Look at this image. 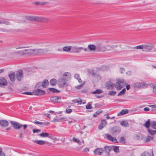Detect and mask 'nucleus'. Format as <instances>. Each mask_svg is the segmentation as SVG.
I'll list each match as a JSON object with an SVG mask.
<instances>
[{
  "mask_svg": "<svg viewBox=\"0 0 156 156\" xmlns=\"http://www.w3.org/2000/svg\"><path fill=\"white\" fill-rule=\"evenodd\" d=\"M50 51L49 48H36L33 49H26L19 51L15 53L20 54L21 55H34L39 54L45 53Z\"/></svg>",
  "mask_w": 156,
  "mask_h": 156,
  "instance_id": "f257e3e1",
  "label": "nucleus"
},
{
  "mask_svg": "<svg viewBox=\"0 0 156 156\" xmlns=\"http://www.w3.org/2000/svg\"><path fill=\"white\" fill-rule=\"evenodd\" d=\"M112 47L110 45H105L101 43L96 44V50L99 52H104L110 50L112 49Z\"/></svg>",
  "mask_w": 156,
  "mask_h": 156,
  "instance_id": "f03ea898",
  "label": "nucleus"
},
{
  "mask_svg": "<svg viewBox=\"0 0 156 156\" xmlns=\"http://www.w3.org/2000/svg\"><path fill=\"white\" fill-rule=\"evenodd\" d=\"M154 45L151 43H148L143 44V51L149 52L152 51L154 48Z\"/></svg>",
  "mask_w": 156,
  "mask_h": 156,
  "instance_id": "7ed1b4c3",
  "label": "nucleus"
},
{
  "mask_svg": "<svg viewBox=\"0 0 156 156\" xmlns=\"http://www.w3.org/2000/svg\"><path fill=\"white\" fill-rule=\"evenodd\" d=\"M146 84L143 82H136L133 85V87L136 88H142L145 86Z\"/></svg>",
  "mask_w": 156,
  "mask_h": 156,
  "instance_id": "20e7f679",
  "label": "nucleus"
},
{
  "mask_svg": "<svg viewBox=\"0 0 156 156\" xmlns=\"http://www.w3.org/2000/svg\"><path fill=\"white\" fill-rule=\"evenodd\" d=\"M66 81L62 77L61 78L58 80V84L60 87H64L66 83Z\"/></svg>",
  "mask_w": 156,
  "mask_h": 156,
  "instance_id": "39448f33",
  "label": "nucleus"
},
{
  "mask_svg": "<svg viewBox=\"0 0 156 156\" xmlns=\"http://www.w3.org/2000/svg\"><path fill=\"white\" fill-rule=\"evenodd\" d=\"M121 131V128L118 126H115L111 128V133L112 134H119Z\"/></svg>",
  "mask_w": 156,
  "mask_h": 156,
  "instance_id": "423d86ee",
  "label": "nucleus"
},
{
  "mask_svg": "<svg viewBox=\"0 0 156 156\" xmlns=\"http://www.w3.org/2000/svg\"><path fill=\"white\" fill-rule=\"evenodd\" d=\"M10 122L16 129H20L22 127V124L17 122L10 121Z\"/></svg>",
  "mask_w": 156,
  "mask_h": 156,
  "instance_id": "0eeeda50",
  "label": "nucleus"
},
{
  "mask_svg": "<svg viewBox=\"0 0 156 156\" xmlns=\"http://www.w3.org/2000/svg\"><path fill=\"white\" fill-rule=\"evenodd\" d=\"M23 77V71L20 70L16 72V78L19 81H21Z\"/></svg>",
  "mask_w": 156,
  "mask_h": 156,
  "instance_id": "6e6552de",
  "label": "nucleus"
},
{
  "mask_svg": "<svg viewBox=\"0 0 156 156\" xmlns=\"http://www.w3.org/2000/svg\"><path fill=\"white\" fill-rule=\"evenodd\" d=\"M71 77L70 73L68 72H66L63 74L62 78L67 81L69 80Z\"/></svg>",
  "mask_w": 156,
  "mask_h": 156,
  "instance_id": "1a4fd4ad",
  "label": "nucleus"
},
{
  "mask_svg": "<svg viewBox=\"0 0 156 156\" xmlns=\"http://www.w3.org/2000/svg\"><path fill=\"white\" fill-rule=\"evenodd\" d=\"M105 136L107 139L110 140L111 141L114 142L115 143H118V142L115 137H113L111 135L108 133L105 134Z\"/></svg>",
  "mask_w": 156,
  "mask_h": 156,
  "instance_id": "9d476101",
  "label": "nucleus"
},
{
  "mask_svg": "<svg viewBox=\"0 0 156 156\" xmlns=\"http://www.w3.org/2000/svg\"><path fill=\"white\" fill-rule=\"evenodd\" d=\"M82 47H72L71 52L73 53H79L82 51Z\"/></svg>",
  "mask_w": 156,
  "mask_h": 156,
  "instance_id": "9b49d317",
  "label": "nucleus"
},
{
  "mask_svg": "<svg viewBox=\"0 0 156 156\" xmlns=\"http://www.w3.org/2000/svg\"><path fill=\"white\" fill-rule=\"evenodd\" d=\"M45 92L44 90L37 89L34 92V94L36 95H41L45 94Z\"/></svg>",
  "mask_w": 156,
  "mask_h": 156,
  "instance_id": "f8f14e48",
  "label": "nucleus"
},
{
  "mask_svg": "<svg viewBox=\"0 0 156 156\" xmlns=\"http://www.w3.org/2000/svg\"><path fill=\"white\" fill-rule=\"evenodd\" d=\"M9 124V123L7 120H0V126L2 127H6L8 126Z\"/></svg>",
  "mask_w": 156,
  "mask_h": 156,
  "instance_id": "ddd939ff",
  "label": "nucleus"
},
{
  "mask_svg": "<svg viewBox=\"0 0 156 156\" xmlns=\"http://www.w3.org/2000/svg\"><path fill=\"white\" fill-rule=\"evenodd\" d=\"M7 85V82L5 78L4 77L0 78V86H6Z\"/></svg>",
  "mask_w": 156,
  "mask_h": 156,
  "instance_id": "4468645a",
  "label": "nucleus"
},
{
  "mask_svg": "<svg viewBox=\"0 0 156 156\" xmlns=\"http://www.w3.org/2000/svg\"><path fill=\"white\" fill-rule=\"evenodd\" d=\"M42 137H48L50 139H52L53 136L52 135H50L47 133H43L38 135Z\"/></svg>",
  "mask_w": 156,
  "mask_h": 156,
  "instance_id": "2eb2a0df",
  "label": "nucleus"
},
{
  "mask_svg": "<svg viewBox=\"0 0 156 156\" xmlns=\"http://www.w3.org/2000/svg\"><path fill=\"white\" fill-rule=\"evenodd\" d=\"M107 122L105 120H102L101 124L98 126V129L100 130L102 129L104 127L107 125Z\"/></svg>",
  "mask_w": 156,
  "mask_h": 156,
  "instance_id": "dca6fc26",
  "label": "nucleus"
},
{
  "mask_svg": "<svg viewBox=\"0 0 156 156\" xmlns=\"http://www.w3.org/2000/svg\"><path fill=\"white\" fill-rule=\"evenodd\" d=\"M103 151L102 149L98 148L95 150L94 153L95 154L100 155L103 153Z\"/></svg>",
  "mask_w": 156,
  "mask_h": 156,
  "instance_id": "f3484780",
  "label": "nucleus"
},
{
  "mask_svg": "<svg viewBox=\"0 0 156 156\" xmlns=\"http://www.w3.org/2000/svg\"><path fill=\"white\" fill-rule=\"evenodd\" d=\"M61 99V97L59 96H55L51 97L50 98L51 101L53 102H58V100H60Z\"/></svg>",
  "mask_w": 156,
  "mask_h": 156,
  "instance_id": "a211bd4d",
  "label": "nucleus"
},
{
  "mask_svg": "<svg viewBox=\"0 0 156 156\" xmlns=\"http://www.w3.org/2000/svg\"><path fill=\"white\" fill-rule=\"evenodd\" d=\"M115 84H113L111 82H109L106 83V86L108 89H113V88Z\"/></svg>",
  "mask_w": 156,
  "mask_h": 156,
  "instance_id": "6ab92c4d",
  "label": "nucleus"
},
{
  "mask_svg": "<svg viewBox=\"0 0 156 156\" xmlns=\"http://www.w3.org/2000/svg\"><path fill=\"white\" fill-rule=\"evenodd\" d=\"M89 49L91 51H94L96 50V44L95 45L93 44H89L88 46Z\"/></svg>",
  "mask_w": 156,
  "mask_h": 156,
  "instance_id": "aec40b11",
  "label": "nucleus"
},
{
  "mask_svg": "<svg viewBox=\"0 0 156 156\" xmlns=\"http://www.w3.org/2000/svg\"><path fill=\"white\" fill-rule=\"evenodd\" d=\"M9 77L10 80L12 81H15V74L14 73H13L9 75Z\"/></svg>",
  "mask_w": 156,
  "mask_h": 156,
  "instance_id": "412c9836",
  "label": "nucleus"
},
{
  "mask_svg": "<svg viewBox=\"0 0 156 156\" xmlns=\"http://www.w3.org/2000/svg\"><path fill=\"white\" fill-rule=\"evenodd\" d=\"M31 20L32 21H36L37 22H41V17L37 16H32L30 18Z\"/></svg>",
  "mask_w": 156,
  "mask_h": 156,
  "instance_id": "4be33fe9",
  "label": "nucleus"
},
{
  "mask_svg": "<svg viewBox=\"0 0 156 156\" xmlns=\"http://www.w3.org/2000/svg\"><path fill=\"white\" fill-rule=\"evenodd\" d=\"M128 112V110L125 109L122 110L120 112L118 113V115L120 116L127 113Z\"/></svg>",
  "mask_w": 156,
  "mask_h": 156,
  "instance_id": "5701e85b",
  "label": "nucleus"
},
{
  "mask_svg": "<svg viewBox=\"0 0 156 156\" xmlns=\"http://www.w3.org/2000/svg\"><path fill=\"white\" fill-rule=\"evenodd\" d=\"M115 86L117 90H120L123 87V85L119 83H116V84H115Z\"/></svg>",
  "mask_w": 156,
  "mask_h": 156,
  "instance_id": "b1692460",
  "label": "nucleus"
},
{
  "mask_svg": "<svg viewBox=\"0 0 156 156\" xmlns=\"http://www.w3.org/2000/svg\"><path fill=\"white\" fill-rule=\"evenodd\" d=\"M120 124L125 127H128L129 124L127 122L125 121H123L121 122Z\"/></svg>",
  "mask_w": 156,
  "mask_h": 156,
  "instance_id": "393cba45",
  "label": "nucleus"
},
{
  "mask_svg": "<svg viewBox=\"0 0 156 156\" xmlns=\"http://www.w3.org/2000/svg\"><path fill=\"white\" fill-rule=\"evenodd\" d=\"M57 80L55 79H51L50 81V83L52 86H55L56 85Z\"/></svg>",
  "mask_w": 156,
  "mask_h": 156,
  "instance_id": "a878e982",
  "label": "nucleus"
},
{
  "mask_svg": "<svg viewBox=\"0 0 156 156\" xmlns=\"http://www.w3.org/2000/svg\"><path fill=\"white\" fill-rule=\"evenodd\" d=\"M42 86L43 88H45L46 86L49 84L48 81L47 80H44L43 83H41Z\"/></svg>",
  "mask_w": 156,
  "mask_h": 156,
  "instance_id": "bb28decb",
  "label": "nucleus"
},
{
  "mask_svg": "<svg viewBox=\"0 0 156 156\" xmlns=\"http://www.w3.org/2000/svg\"><path fill=\"white\" fill-rule=\"evenodd\" d=\"M63 49L64 51H66V52L69 51L70 50L71 51L72 46H69V47H68V46L64 47L63 48Z\"/></svg>",
  "mask_w": 156,
  "mask_h": 156,
  "instance_id": "cd10ccee",
  "label": "nucleus"
},
{
  "mask_svg": "<svg viewBox=\"0 0 156 156\" xmlns=\"http://www.w3.org/2000/svg\"><path fill=\"white\" fill-rule=\"evenodd\" d=\"M105 151L106 153H108L111 150V148L110 147L105 146L104 148Z\"/></svg>",
  "mask_w": 156,
  "mask_h": 156,
  "instance_id": "c85d7f7f",
  "label": "nucleus"
},
{
  "mask_svg": "<svg viewBox=\"0 0 156 156\" xmlns=\"http://www.w3.org/2000/svg\"><path fill=\"white\" fill-rule=\"evenodd\" d=\"M103 92V91L101 89H97L95 91H94L92 92L93 94H101Z\"/></svg>",
  "mask_w": 156,
  "mask_h": 156,
  "instance_id": "c756f323",
  "label": "nucleus"
},
{
  "mask_svg": "<svg viewBox=\"0 0 156 156\" xmlns=\"http://www.w3.org/2000/svg\"><path fill=\"white\" fill-rule=\"evenodd\" d=\"M150 126L151 128L156 129V121H153L150 123Z\"/></svg>",
  "mask_w": 156,
  "mask_h": 156,
  "instance_id": "7c9ffc66",
  "label": "nucleus"
},
{
  "mask_svg": "<svg viewBox=\"0 0 156 156\" xmlns=\"http://www.w3.org/2000/svg\"><path fill=\"white\" fill-rule=\"evenodd\" d=\"M143 44H142L141 45H140L138 46H136L132 48L133 49H142V51H143Z\"/></svg>",
  "mask_w": 156,
  "mask_h": 156,
  "instance_id": "2f4dec72",
  "label": "nucleus"
},
{
  "mask_svg": "<svg viewBox=\"0 0 156 156\" xmlns=\"http://www.w3.org/2000/svg\"><path fill=\"white\" fill-rule=\"evenodd\" d=\"M148 131L149 133L153 135L156 133V130H152L150 128L148 129Z\"/></svg>",
  "mask_w": 156,
  "mask_h": 156,
  "instance_id": "473e14b6",
  "label": "nucleus"
},
{
  "mask_svg": "<svg viewBox=\"0 0 156 156\" xmlns=\"http://www.w3.org/2000/svg\"><path fill=\"white\" fill-rule=\"evenodd\" d=\"M35 142L37 144L41 145H43L45 144L44 141L42 140H37Z\"/></svg>",
  "mask_w": 156,
  "mask_h": 156,
  "instance_id": "72a5a7b5",
  "label": "nucleus"
},
{
  "mask_svg": "<svg viewBox=\"0 0 156 156\" xmlns=\"http://www.w3.org/2000/svg\"><path fill=\"white\" fill-rule=\"evenodd\" d=\"M150 125V121L149 119L144 124V126L147 127V129L149 128V127Z\"/></svg>",
  "mask_w": 156,
  "mask_h": 156,
  "instance_id": "f704fd0d",
  "label": "nucleus"
},
{
  "mask_svg": "<svg viewBox=\"0 0 156 156\" xmlns=\"http://www.w3.org/2000/svg\"><path fill=\"white\" fill-rule=\"evenodd\" d=\"M49 90L50 91L54 93H58L59 92L58 90L53 88H50Z\"/></svg>",
  "mask_w": 156,
  "mask_h": 156,
  "instance_id": "c9c22d12",
  "label": "nucleus"
},
{
  "mask_svg": "<svg viewBox=\"0 0 156 156\" xmlns=\"http://www.w3.org/2000/svg\"><path fill=\"white\" fill-rule=\"evenodd\" d=\"M85 82H84L83 83L75 87V88L77 89H81L85 84Z\"/></svg>",
  "mask_w": 156,
  "mask_h": 156,
  "instance_id": "e433bc0d",
  "label": "nucleus"
},
{
  "mask_svg": "<svg viewBox=\"0 0 156 156\" xmlns=\"http://www.w3.org/2000/svg\"><path fill=\"white\" fill-rule=\"evenodd\" d=\"M126 91V90L125 88L123 89L121 91H120L119 93L118 94V96H119L120 95H121L122 94H125Z\"/></svg>",
  "mask_w": 156,
  "mask_h": 156,
  "instance_id": "4c0bfd02",
  "label": "nucleus"
},
{
  "mask_svg": "<svg viewBox=\"0 0 156 156\" xmlns=\"http://www.w3.org/2000/svg\"><path fill=\"white\" fill-rule=\"evenodd\" d=\"M72 102L75 103H78L79 104H81L82 103V100L81 99L78 100V99L73 100H72Z\"/></svg>",
  "mask_w": 156,
  "mask_h": 156,
  "instance_id": "58836bf2",
  "label": "nucleus"
},
{
  "mask_svg": "<svg viewBox=\"0 0 156 156\" xmlns=\"http://www.w3.org/2000/svg\"><path fill=\"white\" fill-rule=\"evenodd\" d=\"M1 22L0 24H4L6 25H9L10 24V23L6 20H1Z\"/></svg>",
  "mask_w": 156,
  "mask_h": 156,
  "instance_id": "ea45409f",
  "label": "nucleus"
},
{
  "mask_svg": "<svg viewBox=\"0 0 156 156\" xmlns=\"http://www.w3.org/2000/svg\"><path fill=\"white\" fill-rule=\"evenodd\" d=\"M148 106L151 107L152 108L151 110L152 111H156V105H149Z\"/></svg>",
  "mask_w": 156,
  "mask_h": 156,
  "instance_id": "a19ab883",
  "label": "nucleus"
},
{
  "mask_svg": "<svg viewBox=\"0 0 156 156\" xmlns=\"http://www.w3.org/2000/svg\"><path fill=\"white\" fill-rule=\"evenodd\" d=\"M152 140V138L151 137L148 136L147 137L145 138L144 140L145 142H148Z\"/></svg>",
  "mask_w": 156,
  "mask_h": 156,
  "instance_id": "79ce46f5",
  "label": "nucleus"
},
{
  "mask_svg": "<svg viewBox=\"0 0 156 156\" xmlns=\"http://www.w3.org/2000/svg\"><path fill=\"white\" fill-rule=\"evenodd\" d=\"M36 44L38 45L39 46L41 47H44L46 44L45 43H41L40 42H37L36 43Z\"/></svg>",
  "mask_w": 156,
  "mask_h": 156,
  "instance_id": "37998d69",
  "label": "nucleus"
},
{
  "mask_svg": "<svg viewBox=\"0 0 156 156\" xmlns=\"http://www.w3.org/2000/svg\"><path fill=\"white\" fill-rule=\"evenodd\" d=\"M141 156H151V154L147 152H144L141 154Z\"/></svg>",
  "mask_w": 156,
  "mask_h": 156,
  "instance_id": "c03bdc74",
  "label": "nucleus"
},
{
  "mask_svg": "<svg viewBox=\"0 0 156 156\" xmlns=\"http://www.w3.org/2000/svg\"><path fill=\"white\" fill-rule=\"evenodd\" d=\"M116 93L115 91L112 90L109 92L108 94L110 95L114 96L116 94Z\"/></svg>",
  "mask_w": 156,
  "mask_h": 156,
  "instance_id": "a18cd8bd",
  "label": "nucleus"
},
{
  "mask_svg": "<svg viewBox=\"0 0 156 156\" xmlns=\"http://www.w3.org/2000/svg\"><path fill=\"white\" fill-rule=\"evenodd\" d=\"M119 141L120 142L122 143H125V139L124 137H122L119 139Z\"/></svg>",
  "mask_w": 156,
  "mask_h": 156,
  "instance_id": "49530a36",
  "label": "nucleus"
},
{
  "mask_svg": "<svg viewBox=\"0 0 156 156\" xmlns=\"http://www.w3.org/2000/svg\"><path fill=\"white\" fill-rule=\"evenodd\" d=\"M124 80L123 79H119L118 80L117 82V83H119L123 85V83H124Z\"/></svg>",
  "mask_w": 156,
  "mask_h": 156,
  "instance_id": "de8ad7c7",
  "label": "nucleus"
},
{
  "mask_svg": "<svg viewBox=\"0 0 156 156\" xmlns=\"http://www.w3.org/2000/svg\"><path fill=\"white\" fill-rule=\"evenodd\" d=\"M41 130L39 129H34L33 130V132L34 133H38L41 132Z\"/></svg>",
  "mask_w": 156,
  "mask_h": 156,
  "instance_id": "09e8293b",
  "label": "nucleus"
},
{
  "mask_svg": "<svg viewBox=\"0 0 156 156\" xmlns=\"http://www.w3.org/2000/svg\"><path fill=\"white\" fill-rule=\"evenodd\" d=\"M90 103H89L88 104L86 105V108L87 109H91L92 108V106L90 104Z\"/></svg>",
  "mask_w": 156,
  "mask_h": 156,
  "instance_id": "8fccbe9b",
  "label": "nucleus"
},
{
  "mask_svg": "<svg viewBox=\"0 0 156 156\" xmlns=\"http://www.w3.org/2000/svg\"><path fill=\"white\" fill-rule=\"evenodd\" d=\"M113 151L116 152H117L119 151V147L117 146L114 147L113 148Z\"/></svg>",
  "mask_w": 156,
  "mask_h": 156,
  "instance_id": "3c124183",
  "label": "nucleus"
},
{
  "mask_svg": "<svg viewBox=\"0 0 156 156\" xmlns=\"http://www.w3.org/2000/svg\"><path fill=\"white\" fill-rule=\"evenodd\" d=\"M48 21V19L47 18H41V22H45Z\"/></svg>",
  "mask_w": 156,
  "mask_h": 156,
  "instance_id": "603ef678",
  "label": "nucleus"
},
{
  "mask_svg": "<svg viewBox=\"0 0 156 156\" xmlns=\"http://www.w3.org/2000/svg\"><path fill=\"white\" fill-rule=\"evenodd\" d=\"M153 92L156 94V84H154L153 86Z\"/></svg>",
  "mask_w": 156,
  "mask_h": 156,
  "instance_id": "864d4df0",
  "label": "nucleus"
},
{
  "mask_svg": "<svg viewBox=\"0 0 156 156\" xmlns=\"http://www.w3.org/2000/svg\"><path fill=\"white\" fill-rule=\"evenodd\" d=\"M66 112L67 113H70L72 112V110L70 109L67 108L66 110Z\"/></svg>",
  "mask_w": 156,
  "mask_h": 156,
  "instance_id": "5fc2aeb1",
  "label": "nucleus"
},
{
  "mask_svg": "<svg viewBox=\"0 0 156 156\" xmlns=\"http://www.w3.org/2000/svg\"><path fill=\"white\" fill-rule=\"evenodd\" d=\"M34 123L35 124H40V125L44 124V123H43V122H40L39 121H34Z\"/></svg>",
  "mask_w": 156,
  "mask_h": 156,
  "instance_id": "6e6d98bb",
  "label": "nucleus"
},
{
  "mask_svg": "<svg viewBox=\"0 0 156 156\" xmlns=\"http://www.w3.org/2000/svg\"><path fill=\"white\" fill-rule=\"evenodd\" d=\"M23 94H26L27 95H33V94L32 92H25L23 93Z\"/></svg>",
  "mask_w": 156,
  "mask_h": 156,
  "instance_id": "4d7b16f0",
  "label": "nucleus"
},
{
  "mask_svg": "<svg viewBox=\"0 0 156 156\" xmlns=\"http://www.w3.org/2000/svg\"><path fill=\"white\" fill-rule=\"evenodd\" d=\"M35 5H41V2H34Z\"/></svg>",
  "mask_w": 156,
  "mask_h": 156,
  "instance_id": "13d9d810",
  "label": "nucleus"
},
{
  "mask_svg": "<svg viewBox=\"0 0 156 156\" xmlns=\"http://www.w3.org/2000/svg\"><path fill=\"white\" fill-rule=\"evenodd\" d=\"M74 77L76 79H78L80 78L79 75L78 74H76L74 75Z\"/></svg>",
  "mask_w": 156,
  "mask_h": 156,
  "instance_id": "bf43d9fd",
  "label": "nucleus"
},
{
  "mask_svg": "<svg viewBox=\"0 0 156 156\" xmlns=\"http://www.w3.org/2000/svg\"><path fill=\"white\" fill-rule=\"evenodd\" d=\"M73 141L77 143H79L80 142V140L78 139H76L75 137L73 138Z\"/></svg>",
  "mask_w": 156,
  "mask_h": 156,
  "instance_id": "052dcab7",
  "label": "nucleus"
},
{
  "mask_svg": "<svg viewBox=\"0 0 156 156\" xmlns=\"http://www.w3.org/2000/svg\"><path fill=\"white\" fill-rule=\"evenodd\" d=\"M120 71L122 73H124L125 71V69L123 68H121L120 69Z\"/></svg>",
  "mask_w": 156,
  "mask_h": 156,
  "instance_id": "680f3d73",
  "label": "nucleus"
},
{
  "mask_svg": "<svg viewBox=\"0 0 156 156\" xmlns=\"http://www.w3.org/2000/svg\"><path fill=\"white\" fill-rule=\"evenodd\" d=\"M53 121L54 122H60V119H54L53 120Z\"/></svg>",
  "mask_w": 156,
  "mask_h": 156,
  "instance_id": "e2e57ef3",
  "label": "nucleus"
},
{
  "mask_svg": "<svg viewBox=\"0 0 156 156\" xmlns=\"http://www.w3.org/2000/svg\"><path fill=\"white\" fill-rule=\"evenodd\" d=\"M22 127H23V128L24 130H25L27 127V125L26 124L24 125H22Z\"/></svg>",
  "mask_w": 156,
  "mask_h": 156,
  "instance_id": "0e129e2a",
  "label": "nucleus"
},
{
  "mask_svg": "<svg viewBox=\"0 0 156 156\" xmlns=\"http://www.w3.org/2000/svg\"><path fill=\"white\" fill-rule=\"evenodd\" d=\"M102 111L101 110V111H97L96 112V113H95V114L97 115H98V114H99V113H102Z\"/></svg>",
  "mask_w": 156,
  "mask_h": 156,
  "instance_id": "69168bd1",
  "label": "nucleus"
},
{
  "mask_svg": "<svg viewBox=\"0 0 156 156\" xmlns=\"http://www.w3.org/2000/svg\"><path fill=\"white\" fill-rule=\"evenodd\" d=\"M149 110H150V109L146 107V108H144V110L145 112L148 111H149Z\"/></svg>",
  "mask_w": 156,
  "mask_h": 156,
  "instance_id": "338daca9",
  "label": "nucleus"
},
{
  "mask_svg": "<svg viewBox=\"0 0 156 156\" xmlns=\"http://www.w3.org/2000/svg\"><path fill=\"white\" fill-rule=\"evenodd\" d=\"M126 73L128 75H130L131 74V72L130 71H127Z\"/></svg>",
  "mask_w": 156,
  "mask_h": 156,
  "instance_id": "774afa93",
  "label": "nucleus"
}]
</instances>
